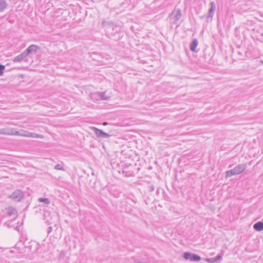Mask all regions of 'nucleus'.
I'll return each instance as SVG.
<instances>
[{"label": "nucleus", "instance_id": "5701e85b", "mask_svg": "<svg viewBox=\"0 0 263 263\" xmlns=\"http://www.w3.org/2000/svg\"><path fill=\"white\" fill-rule=\"evenodd\" d=\"M5 67V66L1 65V76L3 74V71L4 70Z\"/></svg>", "mask_w": 263, "mask_h": 263}, {"label": "nucleus", "instance_id": "cd10ccee", "mask_svg": "<svg viewBox=\"0 0 263 263\" xmlns=\"http://www.w3.org/2000/svg\"><path fill=\"white\" fill-rule=\"evenodd\" d=\"M261 63H263V60L261 61Z\"/></svg>", "mask_w": 263, "mask_h": 263}, {"label": "nucleus", "instance_id": "1a4fd4ad", "mask_svg": "<svg viewBox=\"0 0 263 263\" xmlns=\"http://www.w3.org/2000/svg\"><path fill=\"white\" fill-rule=\"evenodd\" d=\"M16 130L14 128H8L1 129V134L15 135Z\"/></svg>", "mask_w": 263, "mask_h": 263}, {"label": "nucleus", "instance_id": "7ed1b4c3", "mask_svg": "<svg viewBox=\"0 0 263 263\" xmlns=\"http://www.w3.org/2000/svg\"><path fill=\"white\" fill-rule=\"evenodd\" d=\"M9 197L14 201H20L24 198V194L21 190H16Z\"/></svg>", "mask_w": 263, "mask_h": 263}, {"label": "nucleus", "instance_id": "6ab92c4d", "mask_svg": "<svg viewBox=\"0 0 263 263\" xmlns=\"http://www.w3.org/2000/svg\"><path fill=\"white\" fill-rule=\"evenodd\" d=\"M54 168L57 170H60V171H65L64 167L62 165V164H58L55 165L54 167Z\"/></svg>", "mask_w": 263, "mask_h": 263}, {"label": "nucleus", "instance_id": "a878e982", "mask_svg": "<svg viewBox=\"0 0 263 263\" xmlns=\"http://www.w3.org/2000/svg\"><path fill=\"white\" fill-rule=\"evenodd\" d=\"M10 253H12L13 252V251H10Z\"/></svg>", "mask_w": 263, "mask_h": 263}, {"label": "nucleus", "instance_id": "9d476101", "mask_svg": "<svg viewBox=\"0 0 263 263\" xmlns=\"http://www.w3.org/2000/svg\"><path fill=\"white\" fill-rule=\"evenodd\" d=\"M210 8L209 10L208 15L207 16V18H211L213 16L214 13L216 9L215 4L214 2H211L210 3Z\"/></svg>", "mask_w": 263, "mask_h": 263}, {"label": "nucleus", "instance_id": "4468645a", "mask_svg": "<svg viewBox=\"0 0 263 263\" xmlns=\"http://www.w3.org/2000/svg\"><path fill=\"white\" fill-rule=\"evenodd\" d=\"M90 97L92 100H95V101H99V100H100V98H101L100 95V92H98L90 93Z\"/></svg>", "mask_w": 263, "mask_h": 263}, {"label": "nucleus", "instance_id": "aec40b11", "mask_svg": "<svg viewBox=\"0 0 263 263\" xmlns=\"http://www.w3.org/2000/svg\"><path fill=\"white\" fill-rule=\"evenodd\" d=\"M7 6V5L6 2L3 0H1V11H2L4 9H5Z\"/></svg>", "mask_w": 263, "mask_h": 263}, {"label": "nucleus", "instance_id": "6e6552de", "mask_svg": "<svg viewBox=\"0 0 263 263\" xmlns=\"http://www.w3.org/2000/svg\"><path fill=\"white\" fill-rule=\"evenodd\" d=\"M5 212L7 214V215L9 216H16L17 215V211L16 209L12 206L8 207L6 208L5 210Z\"/></svg>", "mask_w": 263, "mask_h": 263}, {"label": "nucleus", "instance_id": "f8f14e48", "mask_svg": "<svg viewBox=\"0 0 263 263\" xmlns=\"http://www.w3.org/2000/svg\"><path fill=\"white\" fill-rule=\"evenodd\" d=\"M102 24L103 27H107L109 28H111L112 30H115L119 28L118 26H115L112 25L111 23L105 21H102Z\"/></svg>", "mask_w": 263, "mask_h": 263}, {"label": "nucleus", "instance_id": "ddd939ff", "mask_svg": "<svg viewBox=\"0 0 263 263\" xmlns=\"http://www.w3.org/2000/svg\"><path fill=\"white\" fill-rule=\"evenodd\" d=\"M253 228L255 230L260 231L263 230V222L261 221L257 222L255 223L253 226Z\"/></svg>", "mask_w": 263, "mask_h": 263}, {"label": "nucleus", "instance_id": "20e7f679", "mask_svg": "<svg viewBox=\"0 0 263 263\" xmlns=\"http://www.w3.org/2000/svg\"><path fill=\"white\" fill-rule=\"evenodd\" d=\"M183 257L186 260L193 261H198L201 260V257L199 256L190 252H185L183 254Z\"/></svg>", "mask_w": 263, "mask_h": 263}, {"label": "nucleus", "instance_id": "9b49d317", "mask_svg": "<svg viewBox=\"0 0 263 263\" xmlns=\"http://www.w3.org/2000/svg\"><path fill=\"white\" fill-rule=\"evenodd\" d=\"M27 57L25 51L22 53L15 57L13 59L14 62H21Z\"/></svg>", "mask_w": 263, "mask_h": 263}, {"label": "nucleus", "instance_id": "4be33fe9", "mask_svg": "<svg viewBox=\"0 0 263 263\" xmlns=\"http://www.w3.org/2000/svg\"><path fill=\"white\" fill-rule=\"evenodd\" d=\"M221 258V256L220 255H217L215 258H214V259L215 260V261H217L218 260H219V259H220Z\"/></svg>", "mask_w": 263, "mask_h": 263}, {"label": "nucleus", "instance_id": "a211bd4d", "mask_svg": "<svg viewBox=\"0 0 263 263\" xmlns=\"http://www.w3.org/2000/svg\"><path fill=\"white\" fill-rule=\"evenodd\" d=\"M39 202H44L46 204H48L50 203V201L48 198H40L38 199Z\"/></svg>", "mask_w": 263, "mask_h": 263}, {"label": "nucleus", "instance_id": "f3484780", "mask_svg": "<svg viewBox=\"0 0 263 263\" xmlns=\"http://www.w3.org/2000/svg\"><path fill=\"white\" fill-rule=\"evenodd\" d=\"M100 100H107L109 99V97H107L105 95V92H100Z\"/></svg>", "mask_w": 263, "mask_h": 263}, {"label": "nucleus", "instance_id": "412c9836", "mask_svg": "<svg viewBox=\"0 0 263 263\" xmlns=\"http://www.w3.org/2000/svg\"><path fill=\"white\" fill-rule=\"evenodd\" d=\"M206 261L209 262V263H214L215 261V259H214V258H207L206 259Z\"/></svg>", "mask_w": 263, "mask_h": 263}, {"label": "nucleus", "instance_id": "f03ea898", "mask_svg": "<svg viewBox=\"0 0 263 263\" xmlns=\"http://www.w3.org/2000/svg\"><path fill=\"white\" fill-rule=\"evenodd\" d=\"M15 135L25 137H31L33 138H43L44 136L43 135H39L34 133H31L27 130H21L20 131H16Z\"/></svg>", "mask_w": 263, "mask_h": 263}, {"label": "nucleus", "instance_id": "39448f33", "mask_svg": "<svg viewBox=\"0 0 263 263\" xmlns=\"http://www.w3.org/2000/svg\"><path fill=\"white\" fill-rule=\"evenodd\" d=\"M181 11L179 9H174L171 13V18L173 20V23L177 24V22L181 18Z\"/></svg>", "mask_w": 263, "mask_h": 263}, {"label": "nucleus", "instance_id": "2eb2a0df", "mask_svg": "<svg viewBox=\"0 0 263 263\" xmlns=\"http://www.w3.org/2000/svg\"><path fill=\"white\" fill-rule=\"evenodd\" d=\"M198 45V41L196 39H195L193 40L192 42L190 45V50L192 51H195L196 48Z\"/></svg>", "mask_w": 263, "mask_h": 263}, {"label": "nucleus", "instance_id": "b1692460", "mask_svg": "<svg viewBox=\"0 0 263 263\" xmlns=\"http://www.w3.org/2000/svg\"><path fill=\"white\" fill-rule=\"evenodd\" d=\"M52 231V227H49L48 228V233H50Z\"/></svg>", "mask_w": 263, "mask_h": 263}, {"label": "nucleus", "instance_id": "f257e3e1", "mask_svg": "<svg viewBox=\"0 0 263 263\" xmlns=\"http://www.w3.org/2000/svg\"><path fill=\"white\" fill-rule=\"evenodd\" d=\"M247 168V165L245 163L237 165L233 169L227 171L226 173V177H230L233 175H237L242 173Z\"/></svg>", "mask_w": 263, "mask_h": 263}, {"label": "nucleus", "instance_id": "0eeeda50", "mask_svg": "<svg viewBox=\"0 0 263 263\" xmlns=\"http://www.w3.org/2000/svg\"><path fill=\"white\" fill-rule=\"evenodd\" d=\"M91 129L95 132L96 136L99 138H108L110 137L109 134L95 127H91Z\"/></svg>", "mask_w": 263, "mask_h": 263}, {"label": "nucleus", "instance_id": "423d86ee", "mask_svg": "<svg viewBox=\"0 0 263 263\" xmlns=\"http://www.w3.org/2000/svg\"><path fill=\"white\" fill-rule=\"evenodd\" d=\"M40 50V47L36 45H30L25 51L27 56L35 54L37 50Z\"/></svg>", "mask_w": 263, "mask_h": 263}, {"label": "nucleus", "instance_id": "393cba45", "mask_svg": "<svg viewBox=\"0 0 263 263\" xmlns=\"http://www.w3.org/2000/svg\"><path fill=\"white\" fill-rule=\"evenodd\" d=\"M107 124V122H104V123H103V125H106Z\"/></svg>", "mask_w": 263, "mask_h": 263}, {"label": "nucleus", "instance_id": "bb28decb", "mask_svg": "<svg viewBox=\"0 0 263 263\" xmlns=\"http://www.w3.org/2000/svg\"><path fill=\"white\" fill-rule=\"evenodd\" d=\"M3 177L7 178V176H3Z\"/></svg>", "mask_w": 263, "mask_h": 263}, {"label": "nucleus", "instance_id": "dca6fc26", "mask_svg": "<svg viewBox=\"0 0 263 263\" xmlns=\"http://www.w3.org/2000/svg\"><path fill=\"white\" fill-rule=\"evenodd\" d=\"M8 162H4V160L1 159V172L5 171L7 172L10 169L9 167H7L6 165L8 163Z\"/></svg>", "mask_w": 263, "mask_h": 263}]
</instances>
